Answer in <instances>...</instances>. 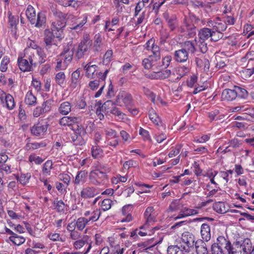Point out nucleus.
Wrapping results in <instances>:
<instances>
[{
    "mask_svg": "<svg viewBox=\"0 0 254 254\" xmlns=\"http://www.w3.org/2000/svg\"><path fill=\"white\" fill-rule=\"evenodd\" d=\"M24 57L28 59L31 64L35 66L44 63L47 56L43 49L36 45L32 47L31 44L30 47L24 50Z\"/></svg>",
    "mask_w": 254,
    "mask_h": 254,
    "instance_id": "obj_1",
    "label": "nucleus"
},
{
    "mask_svg": "<svg viewBox=\"0 0 254 254\" xmlns=\"http://www.w3.org/2000/svg\"><path fill=\"white\" fill-rule=\"evenodd\" d=\"M196 254H208L207 245L203 241H197L195 243Z\"/></svg>",
    "mask_w": 254,
    "mask_h": 254,
    "instance_id": "obj_21",
    "label": "nucleus"
},
{
    "mask_svg": "<svg viewBox=\"0 0 254 254\" xmlns=\"http://www.w3.org/2000/svg\"><path fill=\"white\" fill-rule=\"evenodd\" d=\"M46 144L45 142H34V143H28L26 145V148L27 150L30 149H37L40 147H45Z\"/></svg>",
    "mask_w": 254,
    "mask_h": 254,
    "instance_id": "obj_36",
    "label": "nucleus"
},
{
    "mask_svg": "<svg viewBox=\"0 0 254 254\" xmlns=\"http://www.w3.org/2000/svg\"><path fill=\"white\" fill-rule=\"evenodd\" d=\"M112 55V51L110 50H108L104 56L103 60V63L107 64L108 63H109L111 60Z\"/></svg>",
    "mask_w": 254,
    "mask_h": 254,
    "instance_id": "obj_57",
    "label": "nucleus"
},
{
    "mask_svg": "<svg viewBox=\"0 0 254 254\" xmlns=\"http://www.w3.org/2000/svg\"><path fill=\"white\" fill-rule=\"evenodd\" d=\"M236 96L242 99H246L248 96V92L247 90L241 87L235 86Z\"/></svg>",
    "mask_w": 254,
    "mask_h": 254,
    "instance_id": "obj_30",
    "label": "nucleus"
},
{
    "mask_svg": "<svg viewBox=\"0 0 254 254\" xmlns=\"http://www.w3.org/2000/svg\"><path fill=\"white\" fill-rule=\"evenodd\" d=\"M44 41L45 44V48L47 51H50V49L52 46H56L54 42L55 35L53 32L49 29H46L44 31Z\"/></svg>",
    "mask_w": 254,
    "mask_h": 254,
    "instance_id": "obj_8",
    "label": "nucleus"
},
{
    "mask_svg": "<svg viewBox=\"0 0 254 254\" xmlns=\"http://www.w3.org/2000/svg\"><path fill=\"white\" fill-rule=\"evenodd\" d=\"M110 246L112 250L110 254H123L125 249L123 248H121L119 244L113 246L111 244Z\"/></svg>",
    "mask_w": 254,
    "mask_h": 254,
    "instance_id": "obj_38",
    "label": "nucleus"
},
{
    "mask_svg": "<svg viewBox=\"0 0 254 254\" xmlns=\"http://www.w3.org/2000/svg\"><path fill=\"white\" fill-rule=\"evenodd\" d=\"M191 69V65L190 62L186 63L185 65H180L177 68V73L180 76V78L188 74Z\"/></svg>",
    "mask_w": 254,
    "mask_h": 254,
    "instance_id": "obj_19",
    "label": "nucleus"
},
{
    "mask_svg": "<svg viewBox=\"0 0 254 254\" xmlns=\"http://www.w3.org/2000/svg\"><path fill=\"white\" fill-rule=\"evenodd\" d=\"M196 40L186 41L184 43L182 48L191 54H194L196 51Z\"/></svg>",
    "mask_w": 254,
    "mask_h": 254,
    "instance_id": "obj_14",
    "label": "nucleus"
},
{
    "mask_svg": "<svg viewBox=\"0 0 254 254\" xmlns=\"http://www.w3.org/2000/svg\"><path fill=\"white\" fill-rule=\"evenodd\" d=\"M71 105L69 102H64L61 104L58 111L63 115H66L71 111Z\"/></svg>",
    "mask_w": 254,
    "mask_h": 254,
    "instance_id": "obj_25",
    "label": "nucleus"
},
{
    "mask_svg": "<svg viewBox=\"0 0 254 254\" xmlns=\"http://www.w3.org/2000/svg\"><path fill=\"white\" fill-rule=\"evenodd\" d=\"M18 64L20 69L24 72L31 71L33 64H31L28 59L24 57L18 58Z\"/></svg>",
    "mask_w": 254,
    "mask_h": 254,
    "instance_id": "obj_11",
    "label": "nucleus"
},
{
    "mask_svg": "<svg viewBox=\"0 0 254 254\" xmlns=\"http://www.w3.org/2000/svg\"><path fill=\"white\" fill-rule=\"evenodd\" d=\"M71 138L72 142L75 145H82L85 143L83 137H81L80 135H78V134H77L75 132L72 135Z\"/></svg>",
    "mask_w": 254,
    "mask_h": 254,
    "instance_id": "obj_31",
    "label": "nucleus"
},
{
    "mask_svg": "<svg viewBox=\"0 0 254 254\" xmlns=\"http://www.w3.org/2000/svg\"><path fill=\"white\" fill-rule=\"evenodd\" d=\"M95 170L104 173L105 175L110 172V168L105 164H99L97 165L95 168Z\"/></svg>",
    "mask_w": 254,
    "mask_h": 254,
    "instance_id": "obj_54",
    "label": "nucleus"
},
{
    "mask_svg": "<svg viewBox=\"0 0 254 254\" xmlns=\"http://www.w3.org/2000/svg\"><path fill=\"white\" fill-rule=\"evenodd\" d=\"M211 35V41L214 42L218 41L219 40L222 38L223 36V34L222 33L213 30V28L212 29Z\"/></svg>",
    "mask_w": 254,
    "mask_h": 254,
    "instance_id": "obj_41",
    "label": "nucleus"
},
{
    "mask_svg": "<svg viewBox=\"0 0 254 254\" xmlns=\"http://www.w3.org/2000/svg\"><path fill=\"white\" fill-rule=\"evenodd\" d=\"M36 97L33 94L31 91H29L25 96V103L29 106H34L36 104Z\"/></svg>",
    "mask_w": 254,
    "mask_h": 254,
    "instance_id": "obj_27",
    "label": "nucleus"
},
{
    "mask_svg": "<svg viewBox=\"0 0 254 254\" xmlns=\"http://www.w3.org/2000/svg\"><path fill=\"white\" fill-rule=\"evenodd\" d=\"M78 118L75 117L64 116L59 121V124L62 126H71L76 123Z\"/></svg>",
    "mask_w": 254,
    "mask_h": 254,
    "instance_id": "obj_16",
    "label": "nucleus"
},
{
    "mask_svg": "<svg viewBox=\"0 0 254 254\" xmlns=\"http://www.w3.org/2000/svg\"><path fill=\"white\" fill-rule=\"evenodd\" d=\"M186 251L185 247H179L177 245H171L168 247L167 254H185Z\"/></svg>",
    "mask_w": 254,
    "mask_h": 254,
    "instance_id": "obj_18",
    "label": "nucleus"
},
{
    "mask_svg": "<svg viewBox=\"0 0 254 254\" xmlns=\"http://www.w3.org/2000/svg\"><path fill=\"white\" fill-rule=\"evenodd\" d=\"M181 212L184 213V216H187L193 215L198 213V212L196 210L193 209H190L187 207L182 208L181 209Z\"/></svg>",
    "mask_w": 254,
    "mask_h": 254,
    "instance_id": "obj_51",
    "label": "nucleus"
},
{
    "mask_svg": "<svg viewBox=\"0 0 254 254\" xmlns=\"http://www.w3.org/2000/svg\"><path fill=\"white\" fill-rule=\"evenodd\" d=\"M113 201L110 199H104L101 204V207L103 211H106L111 208Z\"/></svg>",
    "mask_w": 254,
    "mask_h": 254,
    "instance_id": "obj_52",
    "label": "nucleus"
},
{
    "mask_svg": "<svg viewBox=\"0 0 254 254\" xmlns=\"http://www.w3.org/2000/svg\"><path fill=\"white\" fill-rule=\"evenodd\" d=\"M52 25L54 28L58 31L62 30V29L65 27V22L64 20H57V21L53 22Z\"/></svg>",
    "mask_w": 254,
    "mask_h": 254,
    "instance_id": "obj_42",
    "label": "nucleus"
},
{
    "mask_svg": "<svg viewBox=\"0 0 254 254\" xmlns=\"http://www.w3.org/2000/svg\"><path fill=\"white\" fill-rule=\"evenodd\" d=\"M9 62V59L7 56L3 57L0 66V70L1 72H5L6 71L7 69V65Z\"/></svg>",
    "mask_w": 254,
    "mask_h": 254,
    "instance_id": "obj_49",
    "label": "nucleus"
},
{
    "mask_svg": "<svg viewBox=\"0 0 254 254\" xmlns=\"http://www.w3.org/2000/svg\"><path fill=\"white\" fill-rule=\"evenodd\" d=\"M30 162H34L36 164H40L43 161V160L39 156L35 155H31L29 157Z\"/></svg>",
    "mask_w": 254,
    "mask_h": 254,
    "instance_id": "obj_63",
    "label": "nucleus"
},
{
    "mask_svg": "<svg viewBox=\"0 0 254 254\" xmlns=\"http://www.w3.org/2000/svg\"><path fill=\"white\" fill-rule=\"evenodd\" d=\"M26 15L31 24H34V23L35 22L36 11L34 7L31 5L27 6L26 10Z\"/></svg>",
    "mask_w": 254,
    "mask_h": 254,
    "instance_id": "obj_24",
    "label": "nucleus"
},
{
    "mask_svg": "<svg viewBox=\"0 0 254 254\" xmlns=\"http://www.w3.org/2000/svg\"><path fill=\"white\" fill-rule=\"evenodd\" d=\"M97 65L95 64L91 65V66L87 69V71L86 72V76L89 78H94L95 72L96 71Z\"/></svg>",
    "mask_w": 254,
    "mask_h": 254,
    "instance_id": "obj_53",
    "label": "nucleus"
},
{
    "mask_svg": "<svg viewBox=\"0 0 254 254\" xmlns=\"http://www.w3.org/2000/svg\"><path fill=\"white\" fill-rule=\"evenodd\" d=\"M65 79V75L64 72H60L58 73L56 75V82L59 84H63Z\"/></svg>",
    "mask_w": 254,
    "mask_h": 254,
    "instance_id": "obj_59",
    "label": "nucleus"
},
{
    "mask_svg": "<svg viewBox=\"0 0 254 254\" xmlns=\"http://www.w3.org/2000/svg\"><path fill=\"white\" fill-rule=\"evenodd\" d=\"M110 112L111 114L117 116L119 118V119L122 120L124 118V114L120 111L119 108L117 107H113V108L111 110Z\"/></svg>",
    "mask_w": 254,
    "mask_h": 254,
    "instance_id": "obj_55",
    "label": "nucleus"
},
{
    "mask_svg": "<svg viewBox=\"0 0 254 254\" xmlns=\"http://www.w3.org/2000/svg\"><path fill=\"white\" fill-rule=\"evenodd\" d=\"M49 125H42L40 123L34 125L31 128V133L36 136L43 135L46 132Z\"/></svg>",
    "mask_w": 254,
    "mask_h": 254,
    "instance_id": "obj_10",
    "label": "nucleus"
},
{
    "mask_svg": "<svg viewBox=\"0 0 254 254\" xmlns=\"http://www.w3.org/2000/svg\"><path fill=\"white\" fill-rule=\"evenodd\" d=\"M31 177V175L29 174H22L19 177H17V179L19 181L20 183L23 185H25L28 182Z\"/></svg>",
    "mask_w": 254,
    "mask_h": 254,
    "instance_id": "obj_48",
    "label": "nucleus"
},
{
    "mask_svg": "<svg viewBox=\"0 0 254 254\" xmlns=\"http://www.w3.org/2000/svg\"><path fill=\"white\" fill-rule=\"evenodd\" d=\"M172 58L171 56L168 55L163 58L162 61L161 66L167 68L170 65V62L172 61Z\"/></svg>",
    "mask_w": 254,
    "mask_h": 254,
    "instance_id": "obj_56",
    "label": "nucleus"
},
{
    "mask_svg": "<svg viewBox=\"0 0 254 254\" xmlns=\"http://www.w3.org/2000/svg\"><path fill=\"white\" fill-rule=\"evenodd\" d=\"M153 65V61L149 58L144 59L142 61V65L145 69H150Z\"/></svg>",
    "mask_w": 254,
    "mask_h": 254,
    "instance_id": "obj_61",
    "label": "nucleus"
},
{
    "mask_svg": "<svg viewBox=\"0 0 254 254\" xmlns=\"http://www.w3.org/2000/svg\"><path fill=\"white\" fill-rule=\"evenodd\" d=\"M213 208L214 211L219 213H225L228 210V206L224 202L219 201L215 202L213 205Z\"/></svg>",
    "mask_w": 254,
    "mask_h": 254,
    "instance_id": "obj_20",
    "label": "nucleus"
},
{
    "mask_svg": "<svg viewBox=\"0 0 254 254\" xmlns=\"http://www.w3.org/2000/svg\"><path fill=\"white\" fill-rule=\"evenodd\" d=\"M2 95L0 97V100L3 103V99L6 103V107L9 110H12L15 107V102L14 98L9 94H6L5 92L1 91Z\"/></svg>",
    "mask_w": 254,
    "mask_h": 254,
    "instance_id": "obj_12",
    "label": "nucleus"
},
{
    "mask_svg": "<svg viewBox=\"0 0 254 254\" xmlns=\"http://www.w3.org/2000/svg\"><path fill=\"white\" fill-rule=\"evenodd\" d=\"M87 218L84 217H80L77 219L76 223V227L78 230L82 231L85 228V226L88 223Z\"/></svg>",
    "mask_w": 254,
    "mask_h": 254,
    "instance_id": "obj_32",
    "label": "nucleus"
},
{
    "mask_svg": "<svg viewBox=\"0 0 254 254\" xmlns=\"http://www.w3.org/2000/svg\"><path fill=\"white\" fill-rule=\"evenodd\" d=\"M9 240L15 245L19 246L22 244H23L25 239L23 237H21L18 236L16 234V236H10L9 237Z\"/></svg>",
    "mask_w": 254,
    "mask_h": 254,
    "instance_id": "obj_34",
    "label": "nucleus"
},
{
    "mask_svg": "<svg viewBox=\"0 0 254 254\" xmlns=\"http://www.w3.org/2000/svg\"><path fill=\"white\" fill-rule=\"evenodd\" d=\"M107 175L104 173L98 171L96 170L91 171L89 175V180L91 184L98 186L104 184L107 180Z\"/></svg>",
    "mask_w": 254,
    "mask_h": 254,
    "instance_id": "obj_4",
    "label": "nucleus"
},
{
    "mask_svg": "<svg viewBox=\"0 0 254 254\" xmlns=\"http://www.w3.org/2000/svg\"><path fill=\"white\" fill-rule=\"evenodd\" d=\"M92 241L87 236H84L81 239L75 241L73 246L76 250L84 247L85 251H82L81 253L87 254L92 247Z\"/></svg>",
    "mask_w": 254,
    "mask_h": 254,
    "instance_id": "obj_5",
    "label": "nucleus"
},
{
    "mask_svg": "<svg viewBox=\"0 0 254 254\" xmlns=\"http://www.w3.org/2000/svg\"><path fill=\"white\" fill-rule=\"evenodd\" d=\"M211 32L212 29L208 28H203L200 29L198 34L199 39L205 41L209 38H211Z\"/></svg>",
    "mask_w": 254,
    "mask_h": 254,
    "instance_id": "obj_26",
    "label": "nucleus"
},
{
    "mask_svg": "<svg viewBox=\"0 0 254 254\" xmlns=\"http://www.w3.org/2000/svg\"><path fill=\"white\" fill-rule=\"evenodd\" d=\"M164 16L170 30L173 31L177 25L176 16L175 15L169 16L167 13H164Z\"/></svg>",
    "mask_w": 254,
    "mask_h": 254,
    "instance_id": "obj_23",
    "label": "nucleus"
},
{
    "mask_svg": "<svg viewBox=\"0 0 254 254\" xmlns=\"http://www.w3.org/2000/svg\"><path fill=\"white\" fill-rule=\"evenodd\" d=\"M73 55V49H72L70 51L69 53H67V54H65L64 56L61 57L62 58H64V63L65 64H67V63H70L72 59Z\"/></svg>",
    "mask_w": 254,
    "mask_h": 254,
    "instance_id": "obj_58",
    "label": "nucleus"
},
{
    "mask_svg": "<svg viewBox=\"0 0 254 254\" xmlns=\"http://www.w3.org/2000/svg\"><path fill=\"white\" fill-rule=\"evenodd\" d=\"M239 242V248L245 254H254V246L250 239L246 238Z\"/></svg>",
    "mask_w": 254,
    "mask_h": 254,
    "instance_id": "obj_6",
    "label": "nucleus"
},
{
    "mask_svg": "<svg viewBox=\"0 0 254 254\" xmlns=\"http://www.w3.org/2000/svg\"><path fill=\"white\" fill-rule=\"evenodd\" d=\"M229 246L230 248L226 251L227 254H245L239 248V242H235L232 245L229 241L227 245Z\"/></svg>",
    "mask_w": 254,
    "mask_h": 254,
    "instance_id": "obj_22",
    "label": "nucleus"
},
{
    "mask_svg": "<svg viewBox=\"0 0 254 254\" xmlns=\"http://www.w3.org/2000/svg\"><path fill=\"white\" fill-rule=\"evenodd\" d=\"M101 214V212L99 210L96 209L92 212H91V216L89 217L88 218H87L88 222L92 221L95 222L99 218Z\"/></svg>",
    "mask_w": 254,
    "mask_h": 254,
    "instance_id": "obj_46",
    "label": "nucleus"
},
{
    "mask_svg": "<svg viewBox=\"0 0 254 254\" xmlns=\"http://www.w3.org/2000/svg\"><path fill=\"white\" fill-rule=\"evenodd\" d=\"M228 241L224 237L219 236L217 239V243L211 246V253L209 254H227L226 252L229 249Z\"/></svg>",
    "mask_w": 254,
    "mask_h": 254,
    "instance_id": "obj_2",
    "label": "nucleus"
},
{
    "mask_svg": "<svg viewBox=\"0 0 254 254\" xmlns=\"http://www.w3.org/2000/svg\"><path fill=\"white\" fill-rule=\"evenodd\" d=\"M243 112L244 114L250 116L254 119V109L251 107H246L244 106Z\"/></svg>",
    "mask_w": 254,
    "mask_h": 254,
    "instance_id": "obj_64",
    "label": "nucleus"
},
{
    "mask_svg": "<svg viewBox=\"0 0 254 254\" xmlns=\"http://www.w3.org/2000/svg\"><path fill=\"white\" fill-rule=\"evenodd\" d=\"M149 117L150 120L155 125H158L160 118L153 109L149 111Z\"/></svg>",
    "mask_w": 254,
    "mask_h": 254,
    "instance_id": "obj_35",
    "label": "nucleus"
},
{
    "mask_svg": "<svg viewBox=\"0 0 254 254\" xmlns=\"http://www.w3.org/2000/svg\"><path fill=\"white\" fill-rule=\"evenodd\" d=\"M53 204L55 206V209L59 212H63L64 210L65 204L63 200H59L57 198L54 202Z\"/></svg>",
    "mask_w": 254,
    "mask_h": 254,
    "instance_id": "obj_33",
    "label": "nucleus"
},
{
    "mask_svg": "<svg viewBox=\"0 0 254 254\" xmlns=\"http://www.w3.org/2000/svg\"><path fill=\"white\" fill-rule=\"evenodd\" d=\"M52 161L51 160L47 161L43 165L42 172L44 174H50L51 169L52 168Z\"/></svg>",
    "mask_w": 254,
    "mask_h": 254,
    "instance_id": "obj_44",
    "label": "nucleus"
},
{
    "mask_svg": "<svg viewBox=\"0 0 254 254\" xmlns=\"http://www.w3.org/2000/svg\"><path fill=\"white\" fill-rule=\"evenodd\" d=\"M80 70L77 69L72 72L71 77V84L70 87L72 88H75L79 82V78L80 77Z\"/></svg>",
    "mask_w": 254,
    "mask_h": 254,
    "instance_id": "obj_28",
    "label": "nucleus"
},
{
    "mask_svg": "<svg viewBox=\"0 0 254 254\" xmlns=\"http://www.w3.org/2000/svg\"><path fill=\"white\" fill-rule=\"evenodd\" d=\"M182 207V205L180 203L179 199H174L170 204L169 206V209L172 211H176L181 209Z\"/></svg>",
    "mask_w": 254,
    "mask_h": 254,
    "instance_id": "obj_40",
    "label": "nucleus"
},
{
    "mask_svg": "<svg viewBox=\"0 0 254 254\" xmlns=\"http://www.w3.org/2000/svg\"><path fill=\"white\" fill-rule=\"evenodd\" d=\"M51 110L50 101L47 100L45 101L41 106H37L33 111V116L38 117L41 115Z\"/></svg>",
    "mask_w": 254,
    "mask_h": 254,
    "instance_id": "obj_9",
    "label": "nucleus"
},
{
    "mask_svg": "<svg viewBox=\"0 0 254 254\" xmlns=\"http://www.w3.org/2000/svg\"><path fill=\"white\" fill-rule=\"evenodd\" d=\"M46 21V18L45 14L42 12H39L37 15V18H35V22L34 23L35 26L37 27H41L45 24Z\"/></svg>",
    "mask_w": 254,
    "mask_h": 254,
    "instance_id": "obj_29",
    "label": "nucleus"
},
{
    "mask_svg": "<svg viewBox=\"0 0 254 254\" xmlns=\"http://www.w3.org/2000/svg\"><path fill=\"white\" fill-rule=\"evenodd\" d=\"M174 59L179 63H186L189 62V54L183 48L176 51L174 54Z\"/></svg>",
    "mask_w": 254,
    "mask_h": 254,
    "instance_id": "obj_7",
    "label": "nucleus"
},
{
    "mask_svg": "<svg viewBox=\"0 0 254 254\" xmlns=\"http://www.w3.org/2000/svg\"><path fill=\"white\" fill-rule=\"evenodd\" d=\"M236 93L235 86L233 89H225L222 93L221 98L223 100L233 101L237 97Z\"/></svg>",
    "mask_w": 254,
    "mask_h": 254,
    "instance_id": "obj_13",
    "label": "nucleus"
},
{
    "mask_svg": "<svg viewBox=\"0 0 254 254\" xmlns=\"http://www.w3.org/2000/svg\"><path fill=\"white\" fill-rule=\"evenodd\" d=\"M102 150L98 146H93L91 148V153L92 156L96 158L100 157L102 155Z\"/></svg>",
    "mask_w": 254,
    "mask_h": 254,
    "instance_id": "obj_47",
    "label": "nucleus"
},
{
    "mask_svg": "<svg viewBox=\"0 0 254 254\" xmlns=\"http://www.w3.org/2000/svg\"><path fill=\"white\" fill-rule=\"evenodd\" d=\"M197 44L199 51L203 54L206 53L208 50L207 44L205 41L199 39Z\"/></svg>",
    "mask_w": 254,
    "mask_h": 254,
    "instance_id": "obj_43",
    "label": "nucleus"
},
{
    "mask_svg": "<svg viewBox=\"0 0 254 254\" xmlns=\"http://www.w3.org/2000/svg\"><path fill=\"white\" fill-rule=\"evenodd\" d=\"M200 233L203 240L208 242L211 238L210 228L208 224L203 223L201 225Z\"/></svg>",
    "mask_w": 254,
    "mask_h": 254,
    "instance_id": "obj_17",
    "label": "nucleus"
},
{
    "mask_svg": "<svg viewBox=\"0 0 254 254\" xmlns=\"http://www.w3.org/2000/svg\"><path fill=\"white\" fill-rule=\"evenodd\" d=\"M254 67H252L251 68H244L240 73L242 78L246 79L250 77L251 75L254 73Z\"/></svg>",
    "mask_w": 254,
    "mask_h": 254,
    "instance_id": "obj_39",
    "label": "nucleus"
},
{
    "mask_svg": "<svg viewBox=\"0 0 254 254\" xmlns=\"http://www.w3.org/2000/svg\"><path fill=\"white\" fill-rule=\"evenodd\" d=\"M95 40L94 43V50L95 52H98L101 51V38L99 35H96L95 36Z\"/></svg>",
    "mask_w": 254,
    "mask_h": 254,
    "instance_id": "obj_50",
    "label": "nucleus"
},
{
    "mask_svg": "<svg viewBox=\"0 0 254 254\" xmlns=\"http://www.w3.org/2000/svg\"><path fill=\"white\" fill-rule=\"evenodd\" d=\"M92 45V41L90 39L88 36L84 37L83 40L81 41L78 46L75 54V58L79 60L87 55Z\"/></svg>",
    "mask_w": 254,
    "mask_h": 254,
    "instance_id": "obj_3",
    "label": "nucleus"
},
{
    "mask_svg": "<svg viewBox=\"0 0 254 254\" xmlns=\"http://www.w3.org/2000/svg\"><path fill=\"white\" fill-rule=\"evenodd\" d=\"M87 21V16H85L83 19L78 24H72V27H71L72 29L80 30L81 27L86 23Z\"/></svg>",
    "mask_w": 254,
    "mask_h": 254,
    "instance_id": "obj_60",
    "label": "nucleus"
},
{
    "mask_svg": "<svg viewBox=\"0 0 254 254\" xmlns=\"http://www.w3.org/2000/svg\"><path fill=\"white\" fill-rule=\"evenodd\" d=\"M227 27V25L224 22L216 23L215 25L213 27V30H215L219 32L224 31Z\"/></svg>",
    "mask_w": 254,
    "mask_h": 254,
    "instance_id": "obj_45",
    "label": "nucleus"
},
{
    "mask_svg": "<svg viewBox=\"0 0 254 254\" xmlns=\"http://www.w3.org/2000/svg\"><path fill=\"white\" fill-rule=\"evenodd\" d=\"M96 194V189L94 188L87 187L82 189L80 195L82 198L87 199L94 197Z\"/></svg>",
    "mask_w": 254,
    "mask_h": 254,
    "instance_id": "obj_15",
    "label": "nucleus"
},
{
    "mask_svg": "<svg viewBox=\"0 0 254 254\" xmlns=\"http://www.w3.org/2000/svg\"><path fill=\"white\" fill-rule=\"evenodd\" d=\"M160 79H163L168 77L171 74V71L170 69H166L158 71Z\"/></svg>",
    "mask_w": 254,
    "mask_h": 254,
    "instance_id": "obj_62",
    "label": "nucleus"
},
{
    "mask_svg": "<svg viewBox=\"0 0 254 254\" xmlns=\"http://www.w3.org/2000/svg\"><path fill=\"white\" fill-rule=\"evenodd\" d=\"M85 176L86 174L84 171H81L78 172L75 177L74 183L76 185H78L81 182H84Z\"/></svg>",
    "mask_w": 254,
    "mask_h": 254,
    "instance_id": "obj_37",
    "label": "nucleus"
}]
</instances>
